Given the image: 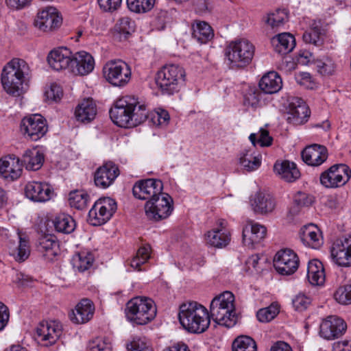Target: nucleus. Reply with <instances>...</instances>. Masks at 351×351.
<instances>
[{
	"mask_svg": "<svg viewBox=\"0 0 351 351\" xmlns=\"http://www.w3.org/2000/svg\"><path fill=\"white\" fill-rule=\"evenodd\" d=\"M178 319L186 331L194 334L205 332L210 324L208 310L197 302L182 304L179 307Z\"/></svg>",
	"mask_w": 351,
	"mask_h": 351,
	"instance_id": "nucleus-1",
	"label": "nucleus"
},
{
	"mask_svg": "<svg viewBox=\"0 0 351 351\" xmlns=\"http://www.w3.org/2000/svg\"><path fill=\"white\" fill-rule=\"evenodd\" d=\"M234 296L230 291H224L213 299L210 306V319L226 328L233 327L237 322L234 304Z\"/></svg>",
	"mask_w": 351,
	"mask_h": 351,
	"instance_id": "nucleus-2",
	"label": "nucleus"
},
{
	"mask_svg": "<svg viewBox=\"0 0 351 351\" xmlns=\"http://www.w3.org/2000/svg\"><path fill=\"white\" fill-rule=\"evenodd\" d=\"M29 71V66L24 60L20 58L11 60L3 67L1 73V83L4 90L8 94L19 95Z\"/></svg>",
	"mask_w": 351,
	"mask_h": 351,
	"instance_id": "nucleus-3",
	"label": "nucleus"
},
{
	"mask_svg": "<svg viewBox=\"0 0 351 351\" xmlns=\"http://www.w3.org/2000/svg\"><path fill=\"white\" fill-rule=\"evenodd\" d=\"M186 73L178 64L163 66L158 72L156 83L163 95H171L178 93L185 82Z\"/></svg>",
	"mask_w": 351,
	"mask_h": 351,
	"instance_id": "nucleus-4",
	"label": "nucleus"
},
{
	"mask_svg": "<svg viewBox=\"0 0 351 351\" xmlns=\"http://www.w3.org/2000/svg\"><path fill=\"white\" fill-rule=\"evenodd\" d=\"M125 315L130 322L137 325H145L155 318L156 307L152 299L138 296L127 302Z\"/></svg>",
	"mask_w": 351,
	"mask_h": 351,
	"instance_id": "nucleus-5",
	"label": "nucleus"
},
{
	"mask_svg": "<svg viewBox=\"0 0 351 351\" xmlns=\"http://www.w3.org/2000/svg\"><path fill=\"white\" fill-rule=\"evenodd\" d=\"M255 47L246 39L232 41L225 49V56L230 68H244L254 56Z\"/></svg>",
	"mask_w": 351,
	"mask_h": 351,
	"instance_id": "nucleus-6",
	"label": "nucleus"
},
{
	"mask_svg": "<svg viewBox=\"0 0 351 351\" xmlns=\"http://www.w3.org/2000/svg\"><path fill=\"white\" fill-rule=\"evenodd\" d=\"M131 69L121 60H111L103 67V75L106 80L114 86H125L131 79Z\"/></svg>",
	"mask_w": 351,
	"mask_h": 351,
	"instance_id": "nucleus-7",
	"label": "nucleus"
},
{
	"mask_svg": "<svg viewBox=\"0 0 351 351\" xmlns=\"http://www.w3.org/2000/svg\"><path fill=\"white\" fill-rule=\"evenodd\" d=\"M117 209L114 199L106 197L97 199L88 212V221L94 226L106 223Z\"/></svg>",
	"mask_w": 351,
	"mask_h": 351,
	"instance_id": "nucleus-8",
	"label": "nucleus"
},
{
	"mask_svg": "<svg viewBox=\"0 0 351 351\" xmlns=\"http://www.w3.org/2000/svg\"><path fill=\"white\" fill-rule=\"evenodd\" d=\"M173 199L167 193H162L145 205V214L150 220L158 221L167 218L173 211Z\"/></svg>",
	"mask_w": 351,
	"mask_h": 351,
	"instance_id": "nucleus-9",
	"label": "nucleus"
},
{
	"mask_svg": "<svg viewBox=\"0 0 351 351\" xmlns=\"http://www.w3.org/2000/svg\"><path fill=\"white\" fill-rule=\"evenodd\" d=\"M134 97L127 96L118 99L109 111L110 117L118 126L132 128V112H134Z\"/></svg>",
	"mask_w": 351,
	"mask_h": 351,
	"instance_id": "nucleus-10",
	"label": "nucleus"
},
{
	"mask_svg": "<svg viewBox=\"0 0 351 351\" xmlns=\"http://www.w3.org/2000/svg\"><path fill=\"white\" fill-rule=\"evenodd\" d=\"M351 176V170L345 164L334 165L320 175V182L326 188H337L346 184Z\"/></svg>",
	"mask_w": 351,
	"mask_h": 351,
	"instance_id": "nucleus-11",
	"label": "nucleus"
},
{
	"mask_svg": "<svg viewBox=\"0 0 351 351\" xmlns=\"http://www.w3.org/2000/svg\"><path fill=\"white\" fill-rule=\"evenodd\" d=\"M21 130L26 138L36 141L48 131L47 120L38 114L24 117L21 123Z\"/></svg>",
	"mask_w": 351,
	"mask_h": 351,
	"instance_id": "nucleus-12",
	"label": "nucleus"
},
{
	"mask_svg": "<svg viewBox=\"0 0 351 351\" xmlns=\"http://www.w3.org/2000/svg\"><path fill=\"white\" fill-rule=\"evenodd\" d=\"M163 183L160 180L148 178L135 182L132 188L133 195L139 199L149 201L161 195Z\"/></svg>",
	"mask_w": 351,
	"mask_h": 351,
	"instance_id": "nucleus-13",
	"label": "nucleus"
},
{
	"mask_svg": "<svg viewBox=\"0 0 351 351\" xmlns=\"http://www.w3.org/2000/svg\"><path fill=\"white\" fill-rule=\"evenodd\" d=\"M274 266L281 275L289 276L297 271L299 258L292 250H281L274 256Z\"/></svg>",
	"mask_w": 351,
	"mask_h": 351,
	"instance_id": "nucleus-14",
	"label": "nucleus"
},
{
	"mask_svg": "<svg viewBox=\"0 0 351 351\" xmlns=\"http://www.w3.org/2000/svg\"><path fill=\"white\" fill-rule=\"evenodd\" d=\"M62 332V325L56 321L41 322L36 329V339L45 347L55 344Z\"/></svg>",
	"mask_w": 351,
	"mask_h": 351,
	"instance_id": "nucleus-15",
	"label": "nucleus"
},
{
	"mask_svg": "<svg viewBox=\"0 0 351 351\" xmlns=\"http://www.w3.org/2000/svg\"><path fill=\"white\" fill-rule=\"evenodd\" d=\"M310 110L304 101L299 97H293L289 101L287 121L293 125H302L308 121Z\"/></svg>",
	"mask_w": 351,
	"mask_h": 351,
	"instance_id": "nucleus-16",
	"label": "nucleus"
},
{
	"mask_svg": "<svg viewBox=\"0 0 351 351\" xmlns=\"http://www.w3.org/2000/svg\"><path fill=\"white\" fill-rule=\"evenodd\" d=\"M334 262L341 267L351 266V237L337 239L330 250Z\"/></svg>",
	"mask_w": 351,
	"mask_h": 351,
	"instance_id": "nucleus-17",
	"label": "nucleus"
},
{
	"mask_svg": "<svg viewBox=\"0 0 351 351\" xmlns=\"http://www.w3.org/2000/svg\"><path fill=\"white\" fill-rule=\"evenodd\" d=\"M62 17L53 7H47L40 11L34 21V25L43 32L53 31L59 27Z\"/></svg>",
	"mask_w": 351,
	"mask_h": 351,
	"instance_id": "nucleus-18",
	"label": "nucleus"
},
{
	"mask_svg": "<svg viewBox=\"0 0 351 351\" xmlns=\"http://www.w3.org/2000/svg\"><path fill=\"white\" fill-rule=\"evenodd\" d=\"M119 173L117 165L111 161L107 162L95 171V184L99 188L107 189L114 183Z\"/></svg>",
	"mask_w": 351,
	"mask_h": 351,
	"instance_id": "nucleus-19",
	"label": "nucleus"
},
{
	"mask_svg": "<svg viewBox=\"0 0 351 351\" xmlns=\"http://www.w3.org/2000/svg\"><path fill=\"white\" fill-rule=\"evenodd\" d=\"M250 202L254 213L260 215L272 213L276 206L275 198L264 191H258L251 195Z\"/></svg>",
	"mask_w": 351,
	"mask_h": 351,
	"instance_id": "nucleus-20",
	"label": "nucleus"
},
{
	"mask_svg": "<svg viewBox=\"0 0 351 351\" xmlns=\"http://www.w3.org/2000/svg\"><path fill=\"white\" fill-rule=\"evenodd\" d=\"M347 328L346 322L337 316H329L320 324V335L326 339H334L341 337Z\"/></svg>",
	"mask_w": 351,
	"mask_h": 351,
	"instance_id": "nucleus-21",
	"label": "nucleus"
},
{
	"mask_svg": "<svg viewBox=\"0 0 351 351\" xmlns=\"http://www.w3.org/2000/svg\"><path fill=\"white\" fill-rule=\"evenodd\" d=\"M95 66L93 57L82 51L71 55L70 69L75 75H86L93 71Z\"/></svg>",
	"mask_w": 351,
	"mask_h": 351,
	"instance_id": "nucleus-22",
	"label": "nucleus"
},
{
	"mask_svg": "<svg viewBox=\"0 0 351 351\" xmlns=\"http://www.w3.org/2000/svg\"><path fill=\"white\" fill-rule=\"evenodd\" d=\"M302 160L310 166H319L328 158L327 148L321 145L312 144L306 146L302 152Z\"/></svg>",
	"mask_w": 351,
	"mask_h": 351,
	"instance_id": "nucleus-23",
	"label": "nucleus"
},
{
	"mask_svg": "<svg viewBox=\"0 0 351 351\" xmlns=\"http://www.w3.org/2000/svg\"><path fill=\"white\" fill-rule=\"evenodd\" d=\"M36 250L48 261H53L59 254V242L53 234L41 235L36 243Z\"/></svg>",
	"mask_w": 351,
	"mask_h": 351,
	"instance_id": "nucleus-24",
	"label": "nucleus"
},
{
	"mask_svg": "<svg viewBox=\"0 0 351 351\" xmlns=\"http://www.w3.org/2000/svg\"><path fill=\"white\" fill-rule=\"evenodd\" d=\"M52 193L50 186L43 182H30L25 187V196L34 202H46L51 198Z\"/></svg>",
	"mask_w": 351,
	"mask_h": 351,
	"instance_id": "nucleus-25",
	"label": "nucleus"
},
{
	"mask_svg": "<svg viewBox=\"0 0 351 351\" xmlns=\"http://www.w3.org/2000/svg\"><path fill=\"white\" fill-rule=\"evenodd\" d=\"M22 167L19 158L9 155L0 161V174L5 179L16 180L21 174Z\"/></svg>",
	"mask_w": 351,
	"mask_h": 351,
	"instance_id": "nucleus-26",
	"label": "nucleus"
},
{
	"mask_svg": "<svg viewBox=\"0 0 351 351\" xmlns=\"http://www.w3.org/2000/svg\"><path fill=\"white\" fill-rule=\"evenodd\" d=\"M71 55L72 53L68 48L59 47L50 51L47 62L53 69L60 71L70 68Z\"/></svg>",
	"mask_w": 351,
	"mask_h": 351,
	"instance_id": "nucleus-27",
	"label": "nucleus"
},
{
	"mask_svg": "<svg viewBox=\"0 0 351 351\" xmlns=\"http://www.w3.org/2000/svg\"><path fill=\"white\" fill-rule=\"evenodd\" d=\"M94 313L93 302L88 298H84L78 302L75 310L73 311L71 320L75 324H85L93 318Z\"/></svg>",
	"mask_w": 351,
	"mask_h": 351,
	"instance_id": "nucleus-28",
	"label": "nucleus"
},
{
	"mask_svg": "<svg viewBox=\"0 0 351 351\" xmlns=\"http://www.w3.org/2000/svg\"><path fill=\"white\" fill-rule=\"evenodd\" d=\"M267 234V228L259 223H251L243 229V242L245 245L253 247L259 243Z\"/></svg>",
	"mask_w": 351,
	"mask_h": 351,
	"instance_id": "nucleus-29",
	"label": "nucleus"
},
{
	"mask_svg": "<svg viewBox=\"0 0 351 351\" xmlns=\"http://www.w3.org/2000/svg\"><path fill=\"white\" fill-rule=\"evenodd\" d=\"M97 112V106L93 99L87 98L78 104L74 114L77 121L88 123L95 118Z\"/></svg>",
	"mask_w": 351,
	"mask_h": 351,
	"instance_id": "nucleus-30",
	"label": "nucleus"
},
{
	"mask_svg": "<svg viewBox=\"0 0 351 351\" xmlns=\"http://www.w3.org/2000/svg\"><path fill=\"white\" fill-rule=\"evenodd\" d=\"M205 240L210 246L222 248L229 244L231 234L228 230L215 228L207 232L205 234Z\"/></svg>",
	"mask_w": 351,
	"mask_h": 351,
	"instance_id": "nucleus-31",
	"label": "nucleus"
},
{
	"mask_svg": "<svg viewBox=\"0 0 351 351\" xmlns=\"http://www.w3.org/2000/svg\"><path fill=\"white\" fill-rule=\"evenodd\" d=\"M258 85L264 93L274 94L282 88V82L278 73L270 71L262 77Z\"/></svg>",
	"mask_w": 351,
	"mask_h": 351,
	"instance_id": "nucleus-32",
	"label": "nucleus"
},
{
	"mask_svg": "<svg viewBox=\"0 0 351 351\" xmlns=\"http://www.w3.org/2000/svg\"><path fill=\"white\" fill-rule=\"evenodd\" d=\"M274 50L282 55L291 52L295 46L294 36L290 33H282L271 39Z\"/></svg>",
	"mask_w": 351,
	"mask_h": 351,
	"instance_id": "nucleus-33",
	"label": "nucleus"
},
{
	"mask_svg": "<svg viewBox=\"0 0 351 351\" xmlns=\"http://www.w3.org/2000/svg\"><path fill=\"white\" fill-rule=\"evenodd\" d=\"M274 171L281 176V178L288 182H292L298 179L300 172L294 162L285 160L281 163H275Z\"/></svg>",
	"mask_w": 351,
	"mask_h": 351,
	"instance_id": "nucleus-34",
	"label": "nucleus"
},
{
	"mask_svg": "<svg viewBox=\"0 0 351 351\" xmlns=\"http://www.w3.org/2000/svg\"><path fill=\"white\" fill-rule=\"evenodd\" d=\"M325 272L322 263L314 259L310 261L307 267V278L313 285H322L325 282Z\"/></svg>",
	"mask_w": 351,
	"mask_h": 351,
	"instance_id": "nucleus-35",
	"label": "nucleus"
},
{
	"mask_svg": "<svg viewBox=\"0 0 351 351\" xmlns=\"http://www.w3.org/2000/svg\"><path fill=\"white\" fill-rule=\"evenodd\" d=\"M44 154L38 150L27 149L23 154L21 162L22 166H25L26 169L31 171H37L41 168L44 162Z\"/></svg>",
	"mask_w": 351,
	"mask_h": 351,
	"instance_id": "nucleus-36",
	"label": "nucleus"
},
{
	"mask_svg": "<svg viewBox=\"0 0 351 351\" xmlns=\"http://www.w3.org/2000/svg\"><path fill=\"white\" fill-rule=\"evenodd\" d=\"M301 240L304 243L314 249L319 248L322 244V236L317 226L310 224L302 229Z\"/></svg>",
	"mask_w": 351,
	"mask_h": 351,
	"instance_id": "nucleus-37",
	"label": "nucleus"
},
{
	"mask_svg": "<svg viewBox=\"0 0 351 351\" xmlns=\"http://www.w3.org/2000/svg\"><path fill=\"white\" fill-rule=\"evenodd\" d=\"M239 162L243 170L251 172L261 166V156L254 155L250 149H245L239 154Z\"/></svg>",
	"mask_w": 351,
	"mask_h": 351,
	"instance_id": "nucleus-38",
	"label": "nucleus"
},
{
	"mask_svg": "<svg viewBox=\"0 0 351 351\" xmlns=\"http://www.w3.org/2000/svg\"><path fill=\"white\" fill-rule=\"evenodd\" d=\"M192 30L193 38L201 44L208 43L214 36L212 27L205 21H197L195 23L193 24Z\"/></svg>",
	"mask_w": 351,
	"mask_h": 351,
	"instance_id": "nucleus-39",
	"label": "nucleus"
},
{
	"mask_svg": "<svg viewBox=\"0 0 351 351\" xmlns=\"http://www.w3.org/2000/svg\"><path fill=\"white\" fill-rule=\"evenodd\" d=\"M56 232L63 234H70L75 228V221L69 215L61 213L55 217L52 221Z\"/></svg>",
	"mask_w": 351,
	"mask_h": 351,
	"instance_id": "nucleus-40",
	"label": "nucleus"
},
{
	"mask_svg": "<svg viewBox=\"0 0 351 351\" xmlns=\"http://www.w3.org/2000/svg\"><path fill=\"white\" fill-rule=\"evenodd\" d=\"M19 245L16 248L10 247V254L14 257L16 261H25L30 254V246L29 239L18 233Z\"/></svg>",
	"mask_w": 351,
	"mask_h": 351,
	"instance_id": "nucleus-41",
	"label": "nucleus"
},
{
	"mask_svg": "<svg viewBox=\"0 0 351 351\" xmlns=\"http://www.w3.org/2000/svg\"><path fill=\"white\" fill-rule=\"evenodd\" d=\"M93 261L94 258L91 253L81 252L73 256L72 263L74 268L83 272L92 266Z\"/></svg>",
	"mask_w": 351,
	"mask_h": 351,
	"instance_id": "nucleus-42",
	"label": "nucleus"
},
{
	"mask_svg": "<svg viewBox=\"0 0 351 351\" xmlns=\"http://www.w3.org/2000/svg\"><path fill=\"white\" fill-rule=\"evenodd\" d=\"M232 351H257L255 341L249 336L237 337L232 344Z\"/></svg>",
	"mask_w": 351,
	"mask_h": 351,
	"instance_id": "nucleus-43",
	"label": "nucleus"
},
{
	"mask_svg": "<svg viewBox=\"0 0 351 351\" xmlns=\"http://www.w3.org/2000/svg\"><path fill=\"white\" fill-rule=\"evenodd\" d=\"M317 72L322 75H331L335 71V64L334 60L328 56H323L322 58H317L313 61Z\"/></svg>",
	"mask_w": 351,
	"mask_h": 351,
	"instance_id": "nucleus-44",
	"label": "nucleus"
},
{
	"mask_svg": "<svg viewBox=\"0 0 351 351\" xmlns=\"http://www.w3.org/2000/svg\"><path fill=\"white\" fill-rule=\"evenodd\" d=\"M287 19L288 12L285 9H277L275 12L267 14L263 18L264 22L272 28L283 25Z\"/></svg>",
	"mask_w": 351,
	"mask_h": 351,
	"instance_id": "nucleus-45",
	"label": "nucleus"
},
{
	"mask_svg": "<svg viewBox=\"0 0 351 351\" xmlns=\"http://www.w3.org/2000/svg\"><path fill=\"white\" fill-rule=\"evenodd\" d=\"M88 199V194L83 190H75L71 191L69 193V202L70 206L78 210L86 208Z\"/></svg>",
	"mask_w": 351,
	"mask_h": 351,
	"instance_id": "nucleus-46",
	"label": "nucleus"
},
{
	"mask_svg": "<svg viewBox=\"0 0 351 351\" xmlns=\"http://www.w3.org/2000/svg\"><path fill=\"white\" fill-rule=\"evenodd\" d=\"M135 22L128 16H123L119 19L114 25V31L126 38L135 31Z\"/></svg>",
	"mask_w": 351,
	"mask_h": 351,
	"instance_id": "nucleus-47",
	"label": "nucleus"
},
{
	"mask_svg": "<svg viewBox=\"0 0 351 351\" xmlns=\"http://www.w3.org/2000/svg\"><path fill=\"white\" fill-rule=\"evenodd\" d=\"M134 107V112H132V122L130 125L135 127L145 122L148 117V110L145 104H140L137 99L134 98V103L132 102Z\"/></svg>",
	"mask_w": 351,
	"mask_h": 351,
	"instance_id": "nucleus-48",
	"label": "nucleus"
},
{
	"mask_svg": "<svg viewBox=\"0 0 351 351\" xmlns=\"http://www.w3.org/2000/svg\"><path fill=\"white\" fill-rule=\"evenodd\" d=\"M155 0H127L129 10L136 13H145L152 9Z\"/></svg>",
	"mask_w": 351,
	"mask_h": 351,
	"instance_id": "nucleus-49",
	"label": "nucleus"
},
{
	"mask_svg": "<svg viewBox=\"0 0 351 351\" xmlns=\"http://www.w3.org/2000/svg\"><path fill=\"white\" fill-rule=\"evenodd\" d=\"M335 300L339 304H351V280L348 284L340 286L334 293Z\"/></svg>",
	"mask_w": 351,
	"mask_h": 351,
	"instance_id": "nucleus-50",
	"label": "nucleus"
},
{
	"mask_svg": "<svg viewBox=\"0 0 351 351\" xmlns=\"http://www.w3.org/2000/svg\"><path fill=\"white\" fill-rule=\"evenodd\" d=\"M279 313L278 304H272L269 306L260 309L256 313V317L261 322L271 321Z\"/></svg>",
	"mask_w": 351,
	"mask_h": 351,
	"instance_id": "nucleus-51",
	"label": "nucleus"
},
{
	"mask_svg": "<svg viewBox=\"0 0 351 351\" xmlns=\"http://www.w3.org/2000/svg\"><path fill=\"white\" fill-rule=\"evenodd\" d=\"M149 257V247L145 246L141 247L138 250L136 255L132 259L130 265L135 269L141 271L142 269L141 266L145 263Z\"/></svg>",
	"mask_w": 351,
	"mask_h": 351,
	"instance_id": "nucleus-52",
	"label": "nucleus"
},
{
	"mask_svg": "<svg viewBox=\"0 0 351 351\" xmlns=\"http://www.w3.org/2000/svg\"><path fill=\"white\" fill-rule=\"evenodd\" d=\"M88 351H112L111 343L108 338L96 337L89 341Z\"/></svg>",
	"mask_w": 351,
	"mask_h": 351,
	"instance_id": "nucleus-53",
	"label": "nucleus"
},
{
	"mask_svg": "<svg viewBox=\"0 0 351 351\" xmlns=\"http://www.w3.org/2000/svg\"><path fill=\"white\" fill-rule=\"evenodd\" d=\"M126 347L129 351H153L146 339L138 337H133L132 340L127 343Z\"/></svg>",
	"mask_w": 351,
	"mask_h": 351,
	"instance_id": "nucleus-54",
	"label": "nucleus"
},
{
	"mask_svg": "<svg viewBox=\"0 0 351 351\" xmlns=\"http://www.w3.org/2000/svg\"><path fill=\"white\" fill-rule=\"evenodd\" d=\"M320 34V28L315 27L311 29L309 31L305 32L303 34L302 38L306 43L313 44L314 45L319 47L323 43Z\"/></svg>",
	"mask_w": 351,
	"mask_h": 351,
	"instance_id": "nucleus-55",
	"label": "nucleus"
},
{
	"mask_svg": "<svg viewBox=\"0 0 351 351\" xmlns=\"http://www.w3.org/2000/svg\"><path fill=\"white\" fill-rule=\"evenodd\" d=\"M311 303V299L303 293L295 295L292 300L294 308L298 311L306 310Z\"/></svg>",
	"mask_w": 351,
	"mask_h": 351,
	"instance_id": "nucleus-56",
	"label": "nucleus"
},
{
	"mask_svg": "<svg viewBox=\"0 0 351 351\" xmlns=\"http://www.w3.org/2000/svg\"><path fill=\"white\" fill-rule=\"evenodd\" d=\"M262 98V93L256 90L246 95L244 99V104L247 107L256 108L259 106Z\"/></svg>",
	"mask_w": 351,
	"mask_h": 351,
	"instance_id": "nucleus-57",
	"label": "nucleus"
},
{
	"mask_svg": "<svg viewBox=\"0 0 351 351\" xmlns=\"http://www.w3.org/2000/svg\"><path fill=\"white\" fill-rule=\"evenodd\" d=\"M45 95L48 100L58 101L62 97V88L57 84H52L49 88L46 90Z\"/></svg>",
	"mask_w": 351,
	"mask_h": 351,
	"instance_id": "nucleus-58",
	"label": "nucleus"
},
{
	"mask_svg": "<svg viewBox=\"0 0 351 351\" xmlns=\"http://www.w3.org/2000/svg\"><path fill=\"white\" fill-rule=\"evenodd\" d=\"M122 0H97L100 8L104 12H112L121 4Z\"/></svg>",
	"mask_w": 351,
	"mask_h": 351,
	"instance_id": "nucleus-59",
	"label": "nucleus"
},
{
	"mask_svg": "<svg viewBox=\"0 0 351 351\" xmlns=\"http://www.w3.org/2000/svg\"><path fill=\"white\" fill-rule=\"evenodd\" d=\"M294 204L303 206H308L313 202V197L302 192H298L293 197Z\"/></svg>",
	"mask_w": 351,
	"mask_h": 351,
	"instance_id": "nucleus-60",
	"label": "nucleus"
},
{
	"mask_svg": "<svg viewBox=\"0 0 351 351\" xmlns=\"http://www.w3.org/2000/svg\"><path fill=\"white\" fill-rule=\"evenodd\" d=\"M32 0H5L6 5L12 9L19 10L28 7Z\"/></svg>",
	"mask_w": 351,
	"mask_h": 351,
	"instance_id": "nucleus-61",
	"label": "nucleus"
},
{
	"mask_svg": "<svg viewBox=\"0 0 351 351\" xmlns=\"http://www.w3.org/2000/svg\"><path fill=\"white\" fill-rule=\"evenodd\" d=\"M259 133L258 143L261 147L270 146L272 143L273 138L269 136L268 130L261 128Z\"/></svg>",
	"mask_w": 351,
	"mask_h": 351,
	"instance_id": "nucleus-62",
	"label": "nucleus"
},
{
	"mask_svg": "<svg viewBox=\"0 0 351 351\" xmlns=\"http://www.w3.org/2000/svg\"><path fill=\"white\" fill-rule=\"evenodd\" d=\"M10 317L8 308L0 302V331L7 325Z\"/></svg>",
	"mask_w": 351,
	"mask_h": 351,
	"instance_id": "nucleus-63",
	"label": "nucleus"
},
{
	"mask_svg": "<svg viewBox=\"0 0 351 351\" xmlns=\"http://www.w3.org/2000/svg\"><path fill=\"white\" fill-rule=\"evenodd\" d=\"M270 351H292V349L287 343L277 341L271 346Z\"/></svg>",
	"mask_w": 351,
	"mask_h": 351,
	"instance_id": "nucleus-64",
	"label": "nucleus"
}]
</instances>
